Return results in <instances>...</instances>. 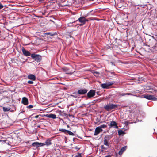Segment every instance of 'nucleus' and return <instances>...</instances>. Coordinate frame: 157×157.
I'll return each instance as SVG.
<instances>
[{
	"label": "nucleus",
	"instance_id": "6ab92c4d",
	"mask_svg": "<svg viewBox=\"0 0 157 157\" xmlns=\"http://www.w3.org/2000/svg\"><path fill=\"white\" fill-rule=\"evenodd\" d=\"M94 74V75L96 77H98L99 76V75L100 73L97 72H93Z\"/></svg>",
	"mask_w": 157,
	"mask_h": 157
},
{
	"label": "nucleus",
	"instance_id": "f8f14e48",
	"mask_svg": "<svg viewBox=\"0 0 157 157\" xmlns=\"http://www.w3.org/2000/svg\"><path fill=\"white\" fill-rule=\"evenodd\" d=\"M127 146H125L123 147L119 152V154L120 155H122L123 152H124L126 149Z\"/></svg>",
	"mask_w": 157,
	"mask_h": 157
},
{
	"label": "nucleus",
	"instance_id": "ddd939ff",
	"mask_svg": "<svg viewBox=\"0 0 157 157\" xmlns=\"http://www.w3.org/2000/svg\"><path fill=\"white\" fill-rule=\"evenodd\" d=\"M28 78L29 79H31L33 81H35L36 80V77L34 75L32 74L29 75L28 76Z\"/></svg>",
	"mask_w": 157,
	"mask_h": 157
},
{
	"label": "nucleus",
	"instance_id": "393cba45",
	"mask_svg": "<svg viewBox=\"0 0 157 157\" xmlns=\"http://www.w3.org/2000/svg\"><path fill=\"white\" fill-rule=\"evenodd\" d=\"M28 83L30 84H33V82L32 81H28Z\"/></svg>",
	"mask_w": 157,
	"mask_h": 157
},
{
	"label": "nucleus",
	"instance_id": "f3484780",
	"mask_svg": "<svg viewBox=\"0 0 157 157\" xmlns=\"http://www.w3.org/2000/svg\"><path fill=\"white\" fill-rule=\"evenodd\" d=\"M107 137H105V140H104V144L107 146H108V142H107V139L106 138H107Z\"/></svg>",
	"mask_w": 157,
	"mask_h": 157
},
{
	"label": "nucleus",
	"instance_id": "a211bd4d",
	"mask_svg": "<svg viewBox=\"0 0 157 157\" xmlns=\"http://www.w3.org/2000/svg\"><path fill=\"white\" fill-rule=\"evenodd\" d=\"M118 132L119 135H120L122 134H125L124 132L121 130H119Z\"/></svg>",
	"mask_w": 157,
	"mask_h": 157
},
{
	"label": "nucleus",
	"instance_id": "2eb2a0df",
	"mask_svg": "<svg viewBox=\"0 0 157 157\" xmlns=\"http://www.w3.org/2000/svg\"><path fill=\"white\" fill-rule=\"evenodd\" d=\"M32 145L36 147H38L39 146V143L38 142L33 143L32 144Z\"/></svg>",
	"mask_w": 157,
	"mask_h": 157
},
{
	"label": "nucleus",
	"instance_id": "aec40b11",
	"mask_svg": "<svg viewBox=\"0 0 157 157\" xmlns=\"http://www.w3.org/2000/svg\"><path fill=\"white\" fill-rule=\"evenodd\" d=\"M3 110L4 111H9L10 109V108L5 107H3Z\"/></svg>",
	"mask_w": 157,
	"mask_h": 157
},
{
	"label": "nucleus",
	"instance_id": "a878e982",
	"mask_svg": "<svg viewBox=\"0 0 157 157\" xmlns=\"http://www.w3.org/2000/svg\"><path fill=\"white\" fill-rule=\"evenodd\" d=\"M75 157H82L81 154H79Z\"/></svg>",
	"mask_w": 157,
	"mask_h": 157
},
{
	"label": "nucleus",
	"instance_id": "4be33fe9",
	"mask_svg": "<svg viewBox=\"0 0 157 157\" xmlns=\"http://www.w3.org/2000/svg\"><path fill=\"white\" fill-rule=\"evenodd\" d=\"M60 131H61L65 133H67V132H68V130H67L65 129H62L60 130Z\"/></svg>",
	"mask_w": 157,
	"mask_h": 157
},
{
	"label": "nucleus",
	"instance_id": "9d476101",
	"mask_svg": "<svg viewBox=\"0 0 157 157\" xmlns=\"http://www.w3.org/2000/svg\"><path fill=\"white\" fill-rule=\"evenodd\" d=\"M109 125L111 127H113L116 128H118V127L117 126L116 123L114 121H111Z\"/></svg>",
	"mask_w": 157,
	"mask_h": 157
},
{
	"label": "nucleus",
	"instance_id": "20e7f679",
	"mask_svg": "<svg viewBox=\"0 0 157 157\" xmlns=\"http://www.w3.org/2000/svg\"><path fill=\"white\" fill-rule=\"evenodd\" d=\"M115 105L113 104L108 105L105 106V108L107 110H109L113 109L115 107Z\"/></svg>",
	"mask_w": 157,
	"mask_h": 157
},
{
	"label": "nucleus",
	"instance_id": "5701e85b",
	"mask_svg": "<svg viewBox=\"0 0 157 157\" xmlns=\"http://www.w3.org/2000/svg\"><path fill=\"white\" fill-rule=\"evenodd\" d=\"M67 133H68L69 135H73V133L69 131H68V132H67Z\"/></svg>",
	"mask_w": 157,
	"mask_h": 157
},
{
	"label": "nucleus",
	"instance_id": "1a4fd4ad",
	"mask_svg": "<svg viewBox=\"0 0 157 157\" xmlns=\"http://www.w3.org/2000/svg\"><path fill=\"white\" fill-rule=\"evenodd\" d=\"M22 103L25 105H27L28 104V99L26 97H23L22 98Z\"/></svg>",
	"mask_w": 157,
	"mask_h": 157
},
{
	"label": "nucleus",
	"instance_id": "cd10ccee",
	"mask_svg": "<svg viewBox=\"0 0 157 157\" xmlns=\"http://www.w3.org/2000/svg\"><path fill=\"white\" fill-rule=\"evenodd\" d=\"M33 107V106L31 105H29L28 106V108H32Z\"/></svg>",
	"mask_w": 157,
	"mask_h": 157
},
{
	"label": "nucleus",
	"instance_id": "f03ea898",
	"mask_svg": "<svg viewBox=\"0 0 157 157\" xmlns=\"http://www.w3.org/2000/svg\"><path fill=\"white\" fill-rule=\"evenodd\" d=\"M143 98L148 100L155 101L157 99V98L153 95H144Z\"/></svg>",
	"mask_w": 157,
	"mask_h": 157
},
{
	"label": "nucleus",
	"instance_id": "412c9836",
	"mask_svg": "<svg viewBox=\"0 0 157 157\" xmlns=\"http://www.w3.org/2000/svg\"><path fill=\"white\" fill-rule=\"evenodd\" d=\"M100 128H105L107 127V126L105 124H102L100 126L98 127Z\"/></svg>",
	"mask_w": 157,
	"mask_h": 157
},
{
	"label": "nucleus",
	"instance_id": "dca6fc26",
	"mask_svg": "<svg viewBox=\"0 0 157 157\" xmlns=\"http://www.w3.org/2000/svg\"><path fill=\"white\" fill-rule=\"evenodd\" d=\"M51 144V141L49 139L47 140L45 142V144L47 145H49Z\"/></svg>",
	"mask_w": 157,
	"mask_h": 157
},
{
	"label": "nucleus",
	"instance_id": "6e6552de",
	"mask_svg": "<svg viewBox=\"0 0 157 157\" xmlns=\"http://www.w3.org/2000/svg\"><path fill=\"white\" fill-rule=\"evenodd\" d=\"M78 20L81 23H83V24H84L86 22L88 21V20L86 19L84 17H81L79 18Z\"/></svg>",
	"mask_w": 157,
	"mask_h": 157
},
{
	"label": "nucleus",
	"instance_id": "9b49d317",
	"mask_svg": "<svg viewBox=\"0 0 157 157\" xmlns=\"http://www.w3.org/2000/svg\"><path fill=\"white\" fill-rule=\"evenodd\" d=\"M87 90L85 89H80L78 91V93L81 94H83L87 92Z\"/></svg>",
	"mask_w": 157,
	"mask_h": 157
},
{
	"label": "nucleus",
	"instance_id": "bb28decb",
	"mask_svg": "<svg viewBox=\"0 0 157 157\" xmlns=\"http://www.w3.org/2000/svg\"><path fill=\"white\" fill-rule=\"evenodd\" d=\"M3 7V6L0 3V9L2 8Z\"/></svg>",
	"mask_w": 157,
	"mask_h": 157
},
{
	"label": "nucleus",
	"instance_id": "c85d7f7f",
	"mask_svg": "<svg viewBox=\"0 0 157 157\" xmlns=\"http://www.w3.org/2000/svg\"><path fill=\"white\" fill-rule=\"evenodd\" d=\"M84 24H83V23H82L81 24H80V25H80L81 26V25H83Z\"/></svg>",
	"mask_w": 157,
	"mask_h": 157
},
{
	"label": "nucleus",
	"instance_id": "4468645a",
	"mask_svg": "<svg viewBox=\"0 0 157 157\" xmlns=\"http://www.w3.org/2000/svg\"><path fill=\"white\" fill-rule=\"evenodd\" d=\"M47 117L52 119H56V116L55 114H48L46 115Z\"/></svg>",
	"mask_w": 157,
	"mask_h": 157
},
{
	"label": "nucleus",
	"instance_id": "0eeeda50",
	"mask_svg": "<svg viewBox=\"0 0 157 157\" xmlns=\"http://www.w3.org/2000/svg\"><path fill=\"white\" fill-rule=\"evenodd\" d=\"M22 50L23 54L25 56H28L30 55V53L28 51L26 50L24 48H22Z\"/></svg>",
	"mask_w": 157,
	"mask_h": 157
},
{
	"label": "nucleus",
	"instance_id": "7c9ffc66",
	"mask_svg": "<svg viewBox=\"0 0 157 157\" xmlns=\"http://www.w3.org/2000/svg\"><path fill=\"white\" fill-rule=\"evenodd\" d=\"M38 117V116H35V118H37Z\"/></svg>",
	"mask_w": 157,
	"mask_h": 157
},
{
	"label": "nucleus",
	"instance_id": "7ed1b4c3",
	"mask_svg": "<svg viewBox=\"0 0 157 157\" xmlns=\"http://www.w3.org/2000/svg\"><path fill=\"white\" fill-rule=\"evenodd\" d=\"M113 84L112 82H109L106 83H104L101 84V86L102 88L105 89L107 88L109 86H111Z\"/></svg>",
	"mask_w": 157,
	"mask_h": 157
},
{
	"label": "nucleus",
	"instance_id": "b1692460",
	"mask_svg": "<svg viewBox=\"0 0 157 157\" xmlns=\"http://www.w3.org/2000/svg\"><path fill=\"white\" fill-rule=\"evenodd\" d=\"M45 145L44 143H39V146H44Z\"/></svg>",
	"mask_w": 157,
	"mask_h": 157
},
{
	"label": "nucleus",
	"instance_id": "39448f33",
	"mask_svg": "<svg viewBox=\"0 0 157 157\" xmlns=\"http://www.w3.org/2000/svg\"><path fill=\"white\" fill-rule=\"evenodd\" d=\"M95 93V90H91L87 93V96L89 98L93 97L94 96Z\"/></svg>",
	"mask_w": 157,
	"mask_h": 157
},
{
	"label": "nucleus",
	"instance_id": "423d86ee",
	"mask_svg": "<svg viewBox=\"0 0 157 157\" xmlns=\"http://www.w3.org/2000/svg\"><path fill=\"white\" fill-rule=\"evenodd\" d=\"M102 129L101 128H100L98 127H97L95 130L94 133V135H97L99 134L102 131Z\"/></svg>",
	"mask_w": 157,
	"mask_h": 157
},
{
	"label": "nucleus",
	"instance_id": "f257e3e1",
	"mask_svg": "<svg viewBox=\"0 0 157 157\" xmlns=\"http://www.w3.org/2000/svg\"><path fill=\"white\" fill-rule=\"evenodd\" d=\"M31 56L33 59L37 61H40L41 59V56L39 55H36L33 54H31Z\"/></svg>",
	"mask_w": 157,
	"mask_h": 157
},
{
	"label": "nucleus",
	"instance_id": "c756f323",
	"mask_svg": "<svg viewBox=\"0 0 157 157\" xmlns=\"http://www.w3.org/2000/svg\"><path fill=\"white\" fill-rule=\"evenodd\" d=\"M105 157H111V156L110 155H108V156H106Z\"/></svg>",
	"mask_w": 157,
	"mask_h": 157
},
{
	"label": "nucleus",
	"instance_id": "2f4dec72",
	"mask_svg": "<svg viewBox=\"0 0 157 157\" xmlns=\"http://www.w3.org/2000/svg\"><path fill=\"white\" fill-rule=\"evenodd\" d=\"M103 146H101V148H103Z\"/></svg>",
	"mask_w": 157,
	"mask_h": 157
}]
</instances>
